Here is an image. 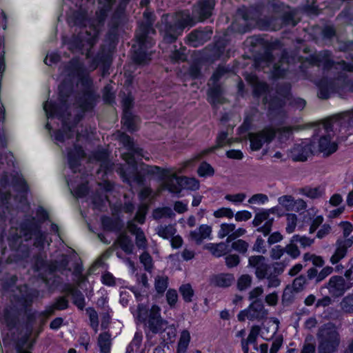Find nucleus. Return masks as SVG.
Returning a JSON list of instances; mask_svg holds the SVG:
<instances>
[{"label": "nucleus", "instance_id": "2", "mask_svg": "<svg viewBox=\"0 0 353 353\" xmlns=\"http://www.w3.org/2000/svg\"><path fill=\"white\" fill-rule=\"evenodd\" d=\"M69 75H76L83 88L81 95L77 103L83 112L92 110L95 105L98 96L93 90V81L86 72L83 63L78 59H71L65 67Z\"/></svg>", "mask_w": 353, "mask_h": 353}, {"label": "nucleus", "instance_id": "55", "mask_svg": "<svg viewBox=\"0 0 353 353\" xmlns=\"http://www.w3.org/2000/svg\"><path fill=\"white\" fill-rule=\"evenodd\" d=\"M313 336L308 335L305 339L300 353H316V345L312 342Z\"/></svg>", "mask_w": 353, "mask_h": 353}, {"label": "nucleus", "instance_id": "26", "mask_svg": "<svg viewBox=\"0 0 353 353\" xmlns=\"http://www.w3.org/2000/svg\"><path fill=\"white\" fill-rule=\"evenodd\" d=\"M97 307L101 310L100 314L102 316L101 327L102 329H107L111 320L110 313L112 312V309L108 305V300L106 297L101 296L97 299Z\"/></svg>", "mask_w": 353, "mask_h": 353}, {"label": "nucleus", "instance_id": "49", "mask_svg": "<svg viewBox=\"0 0 353 353\" xmlns=\"http://www.w3.org/2000/svg\"><path fill=\"white\" fill-rule=\"evenodd\" d=\"M303 259L304 261H310L312 262V265H314L313 268H322L324 264L325 261L322 256H317L314 254H311L310 252H307L303 254Z\"/></svg>", "mask_w": 353, "mask_h": 353}, {"label": "nucleus", "instance_id": "44", "mask_svg": "<svg viewBox=\"0 0 353 353\" xmlns=\"http://www.w3.org/2000/svg\"><path fill=\"white\" fill-rule=\"evenodd\" d=\"M175 214L170 207L158 208L154 209L152 216L155 220H160L163 218H173Z\"/></svg>", "mask_w": 353, "mask_h": 353}, {"label": "nucleus", "instance_id": "3", "mask_svg": "<svg viewBox=\"0 0 353 353\" xmlns=\"http://www.w3.org/2000/svg\"><path fill=\"white\" fill-rule=\"evenodd\" d=\"M352 123L353 115L350 113H344L325 121L322 125V135L319 141V150L327 156L335 152L338 145L331 139L342 130L346 132Z\"/></svg>", "mask_w": 353, "mask_h": 353}, {"label": "nucleus", "instance_id": "41", "mask_svg": "<svg viewBox=\"0 0 353 353\" xmlns=\"http://www.w3.org/2000/svg\"><path fill=\"white\" fill-rule=\"evenodd\" d=\"M180 185L182 189L190 190H197L199 188V181L195 178H190L187 176H179Z\"/></svg>", "mask_w": 353, "mask_h": 353}, {"label": "nucleus", "instance_id": "58", "mask_svg": "<svg viewBox=\"0 0 353 353\" xmlns=\"http://www.w3.org/2000/svg\"><path fill=\"white\" fill-rule=\"evenodd\" d=\"M94 159L99 161L101 162V167L105 169V171L109 170V164L108 161V154L105 150H99L94 153Z\"/></svg>", "mask_w": 353, "mask_h": 353}, {"label": "nucleus", "instance_id": "33", "mask_svg": "<svg viewBox=\"0 0 353 353\" xmlns=\"http://www.w3.org/2000/svg\"><path fill=\"white\" fill-rule=\"evenodd\" d=\"M19 228L21 236L24 237L26 241L31 239L39 229V227L30 219H26L21 222Z\"/></svg>", "mask_w": 353, "mask_h": 353}, {"label": "nucleus", "instance_id": "32", "mask_svg": "<svg viewBox=\"0 0 353 353\" xmlns=\"http://www.w3.org/2000/svg\"><path fill=\"white\" fill-rule=\"evenodd\" d=\"M119 141L123 144V145L128 150V151H133L136 152L138 156H141L143 157L146 160H149L148 157H146L143 154V149L135 147L133 139H132L127 134L122 132L119 136Z\"/></svg>", "mask_w": 353, "mask_h": 353}, {"label": "nucleus", "instance_id": "30", "mask_svg": "<svg viewBox=\"0 0 353 353\" xmlns=\"http://www.w3.org/2000/svg\"><path fill=\"white\" fill-rule=\"evenodd\" d=\"M125 20V8L120 5L114 12L109 22L110 32H115L117 28L122 25Z\"/></svg>", "mask_w": 353, "mask_h": 353}, {"label": "nucleus", "instance_id": "39", "mask_svg": "<svg viewBox=\"0 0 353 353\" xmlns=\"http://www.w3.org/2000/svg\"><path fill=\"white\" fill-rule=\"evenodd\" d=\"M191 340L190 333L188 330H183L180 334L177 343V353H185Z\"/></svg>", "mask_w": 353, "mask_h": 353}, {"label": "nucleus", "instance_id": "62", "mask_svg": "<svg viewBox=\"0 0 353 353\" xmlns=\"http://www.w3.org/2000/svg\"><path fill=\"white\" fill-rule=\"evenodd\" d=\"M252 282V278L249 274H243L237 280V288L243 291L250 287Z\"/></svg>", "mask_w": 353, "mask_h": 353}, {"label": "nucleus", "instance_id": "57", "mask_svg": "<svg viewBox=\"0 0 353 353\" xmlns=\"http://www.w3.org/2000/svg\"><path fill=\"white\" fill-rule=\"evenodd\" d=\"M269 90L268 85L265 82L258 81L257 80L254 82L253 85V94L255 97L267 93Z\"/></svg>", "mask_w": 353, "mask_h": 353}, {"label": "nucleus", "instance_id": "27", "mask_svg": "<svg viewBox=\"0 0 353 353\" xmlns=\"http://www.w3.org/2000/svg\"><path fill=\"white\" fill-rule=\"evenodd\" d=\"M234 281V276L230 273H220L214 274L210 278V283L212 285L222 288L231 286Z\"/></svg>", "mask_w": 353, "mask_h": 353}, {"label": "nucleus", "instance_id": "64", "mask_svg": "<svg viewBox=\"0 0 353 353\" xmlns=\"http://www.w3.org/2000/svg\"><path fill=\"white\" fill-rule=\"evenodd\" d=\"M284 248L285 253H287L292 259H295L301 254V252L298 246L295 244V242H292V239H290V243L284 247Z\"/></svg>", "mask_w": 353, "mask_h": 353}, {"label": "nucleus", "instance_id": "40", "mask_svg": "<svg viewBox=\"0 0 353 353\" xmlns=\"http://www.w3.org/2000/svg\"><path fill=\"white\" fill-rule=\"evenodd\" d=\"M137 117L132 112H126L123 113L121 123L129 132H134L137 130Z\"/></svg>", "mask_w": 353, "mask_h": 353}, {"label": "nucleus", "instance_id": "51", "mask_svg": "<svg viewBox=\"0 0 353 353\" xmlns=\"http://www.w3.org/2000/svg\"><path fill=\"white\" fill-rule=\"evenodd\" d=\"M249 243L243 239H235L231 243V248L243 255L247 253Z\"/></svg>", "mask_w": 353, "mask_h": 353}, {"label": "nucleus", "instance_id": "6", "mask_svg": "<svg viewBox=\"0 0 353 353\" xmlns=\"http://www.w3.org/2000/svg\"><path fill=\"white\" fill-rule=\"evenodd\" d=\"M161 309L153 305L150 310L143 304L137 307V318L153 334L162 333L165 330L167 322L161 316Z\"/></svg>", "mask_w": 353, "mask_h": 353}, {"label": "nucleus", "instance_id": "24", "mask_svg": "<svg viewBox=\"0 0 353 353\" xmlns=\"http://www.w3.org/2000/svg\"><path fill=\"white\" fill-rule=\"evenodd\" d=\"M172 21L179 28H181L182 32H183L186 27H192L195 24V22L188 10L180 11L175 13L172 17Z\"/></svg>", "mask_w": 353, "mask_h": 353}, {"label": "nucleus", "instance_id": "13", "mask_svg": "<svg viewBox=\"0 0 353 353\" xmlns=\"http://www.w3.org/2000/svg\"><path fill=\"white\" fill-rule=\"evenodd\" d=\"M212 33L213 30L210 26L196 28L188 35L187 43L194 48L202 46L211 39Z\"/></svg>", "mask_w": 353, "mask_h": 353}, {"label": "nucleus", "instance_id": "31", "mask_svg": "<svg viewBox=\"0 0 353 353\" xmlns=\"http://www.w3.org/2000/svg\"><path fill=\"white\" fill-rule=\"evenodd\" d=\"M319 92L318 97L321 99H327L332 92L336 91L334 80L321 79L318 83Z\"/></svg>", "mask_w": 353, "mask_h": 353}, {"label": "nucleus", "instance_id": "36", "mask_svg": "<svg viewBox=\"0 0 353 353\" xmlns=\"http://www.w3.org/2000/svg\"><path fill=\"white\" fill-rule=\"evenodd\" d=\"M228 243H208L205 248L208 250L214 256L220 257L229 252Z\"/></svg>", "mask_w": 353, "mask_h": 353}, {"label": "nucleus", "instance_id": "60", "mask_svg": "<svg viewBox=\"0 0 353 353\" xmlns=\"http://www.w3.org/2000/svg\"><path fill=\"white\" fill-rule=\"evenodd\" d=\"M307 279L303 274L299 276L293 281L292 288L296 292L302 291L307 283Z\"/></svg>", "mask_w": 353, "mask_h": 353}, {"label": "nucleus", "instance_id": "8", "mask_svg": "<svg viewBox=\"0 0 353 353\" xmlns=\"http://www.w3.org/2000/svg\"><path fill=\"white\" fill-rule=\"evenodd\" d=\"M137 154L133 151L122 154V159L127 165L119 164L117 172L121 176L124 182L131 185L132 183L142 185L144 183V177L138 172L137 163L134 155Z\"/></svg>", "mask_w": 353, "mask_h": 353}, {"label": "nucleus", "instance_id": "11", "mask_svg": "<svg viewBox=\"0 0 353 353\" xmlns=\"http://www.w3.org/2000/svg\"><path fill=\"white\" fill-rule=\"evenodd\" d=\"M276 134V129L271 125L265 126L259 132L249 133L250 149L253 151L259 150L265 143H271L275 138Z\"/></svg>", "mask_w": 353, "mask_h": 353}, {"label": "nucleus", "instance_id": "21", "mask_svg": "<svg viewBox=\"0 0 353 353\" xmlns=\"http://www.w3.org/2000/svg\"><path fill=\"white\" fill-rule=\"evenodd\" d=\"M182 33L181 29L179 28L172 21L166 22L162 30L163 41L166 43H174Z\"/></svg>", "mask_w": 353, "mask_h": 353}, {"label": "nucleus", "instance_id": "4", "mask_svg": "<svg viewBox=\"0 0 353 353\" xmlns=\"http://www.w3.org/2000/svg\"><path fill=\"white\" fill-rule=\"evenodd\" d=\"M145 22L140 23L136 33L138 47L134 50L132 55L133 61L138 64H146L150 61V54L147 52L154 44L152 35L156 34L153 28V14L150 12H144Z\"/></svg>", "mask_w": 353, "mask_h": 353}, {"label": "nucleus", "instance_id": "17", "mask_svg": "<svg viewBox=\"0 0 353 353\" xmlns=\"http://www.w3.org/2000/svg\"><path fill=\"white\" fill-rule=\"evenodd\" d=\"M62 292L70 295L72 303L80 310H83L85 306V299L83 294L77 289L76 285L71 283H65Z\"/></svg>", "mask_w": 353, "mask_h": 353}, {"label": "nucleus", "instance_id": "18", "mask_svg": "<svg viewBox=\"0 0 353 353\" xmlns=\"http://www.w3.org/2000/svg\"><path fill=\"white\" fill-rule=\"evenodd\" d=\"M250 321H261L266 319L268 310L265 308L261 299L254 300L248 307Z\"/></svg>", "mask_w": 353, "mask_h": 353}, {"label": "nucleus", "instance_id": "63", "mask_svg": "<svg viewBox=\"0 0 353 353\" xmlns=\"http://www.w3.org/2000/svg\"><path fill=\"white\" fill-rule=\"evenodd\" d=\"M115 94L111 84L106 85L103 90V99L107 103L114 102Z\"/></svg>", "mask_w": 353, "mask_h": 353}, {"label": "nucleus", "instance_id": "46", "mask_svg": "<svg viewBox=\"0 0 353 353\" xmlns=\"http://www.w3.org/2000/svg\"><path fill=\"white\" fill-rule=\"evenodd\" d=\"M179 291L185 303H190L193 301L194 291L190 283L181 285L179 287Z\"/></svg>", "mask_w": 353, "mask_h": 353}, {"label": "nucleus", "instance_id": "59", "mask_svg": "<svg viewBox=\"0 0 353 353\" xmlns=\"http://www.w3.org/2000/svg\"><path fill=\"white\" fill-rule=\"evenodd\" d=\"M139 259L145 270L150 272L153 269V260L150 254L148 252H144L140 255Z\"/></svg>", "mask_w": 353, "mask_h": 353}, {"label": "nucleus", "instance_id": "50", "mask_svg": "<svg viewBox=\"0 0 353 353\" xmlns=\"http://www.w3.org/2000/svg\"><path fill=\"white\" fill-rule=\"evenodd\" d=\"M340 307L345 313H353V293L348 294L343 298L340 303Z\"/></svg>", "mask_w": 353, "mask_h": 353}, {"label": "nucleus", "instance_id": "38", "mask_svg": "<svg viewBox=\"0 0 353 353\" xmlns=\"http://www.w3.org/2000/svg\"><path fill=\"white\" fill-rule=\"evenodd\" d=\"M117 243L127 254H131L133 252L134 244L132 241L130 237L125 234H121L117 240Z\"/></svg>", "mask_w": 353, "mask_h": 353}, {"label": "nucleus", "instance_id": "14", "mask_svg": "<svg viewBox=\"0 0 353 353\" xmlns=\"http://www.w3.org/2000/svg\"><path fill=\"white\" fill-rule=\"evenodd\" d=\"M307 61L312 65L323 66L324 71L329 70L335 65V62L332 59V53L329 50H322L310 55Z\"/></svg>", "mask_w": 353, "mask_h": 353}, {"label": "nucleus", "instance_id": "48", "mask_svg": "<svg viewBox=\"0 0 353 353\" xmlns=\"http://www.w3.org/2000/svg\"><path fill=\"white\" fill-rule=\"evenodd\" d=\"M168 286V278L166 276H157L154 281V288L157 292L163 294Z\"/></svg>", "mask_w": 353, "mask_h": 353}, {"label": "nucleus", "instance_id": "15", "mask_svg": "<svg viewBox=\"0 0 353 353\" xmlns=\"http://www.w3.org/2000/svg\"><path fill=\"white\" fill-rule=\"evenodd\" d=\"M248 266L255 270V276L259 280L264 279L270 269V266L266 262L265 257L262 255L250 256Z\"/></svg>", "mask_w": 353, "mask_h": 353}, {"label": "nucleus", "instance_id": "61", "mask_svg": "<svg viewBox=\"0 0 353 353\" xmlns=\"http://www.w3.org/2000/svg\"><path fill=\"white\" fill-rule=\"evenodd\" d=\"M292 242L299 243L301 247L305 248L311 246L314 243V239L305 236L295 234L292 237Z\"/></svg>", "mask_w": 353, "mask_h": 353}, {"label": "nucleus", "instance_id": "54", "mask_svg": "<svg viewBox=\"0 0 353 353\" xmlns=\"http://www.w3.org/2000/svg\"><path fill=\"white\" fill-rule=\"evenodd\" d=\"M230 72L228 67L224 65H219L210 78V81L213 84L218 83L219 80L223 77L226 74Z\"/></svg>", "mask_w": 353, "mask_h": 353}, {"label": "nucleus", "instance_id": "35", "mask_svg": "<svg viewBox=\"0 0 353 353\" xmlns=\"http://www.w3.org/2000/svg\"><path fill=\"white\" fill-rule=\"evenodd\" d=\"M222 88L219 84H213V86L208 90V101L209 103L213 106L222 103Z\"/></svg>", "mask_w": 353, "mask_h": 353}, {"label": "nucleus", "instance_id": "43", "mask_svg": "<svg viewBox=\"0 0 353 353\" xmlns=\"http://www.w3.org/2000/svg\"><path fill=\"white\" fill-rule=\"evenodd\" d=\"M12 185L16 188V190L20 193L27 194L28 192V185L23 178L19 174H15L12 176Z\"/></svg>", "mask_w": 353, "mask_h": 353}, {"label": "nucleus", "instance_id": "9", "mask_svg": "<svg viewBox=\"0 0 353 353\" xmlns=\"http://www.w3.org/2000/svg\"><path fill=\"white\" fill-rule=\"evenodd\" d=\"M339 225L343 229V236L338 238L335 243V251L330 258V262L333 265L345 258L348 248L353 245V236H350L353 231V225L348 221H342Z\"/></svg>", "mask_w": 353, "mask_h": 353}, {"label": "nucleus", "instance_id": "5", "mask_svg": "<svg viewBox=\"0 0 353 353\" xmlns=\"http://www.w3.org/2000/svg\"><path fill=\"white\" fill-rule=\"evenodd\" d=\"M319 353H335L341 343L340 334L332 323L322 325L316 332Z\"/></svg>", "mask_w": 353, "mask_h": 353}, {"label": "nucleus", "instance_id": "7", "mask_svg": "<svg viewBox=\"0 0 353 353\" xmlns=\"http://www.w3.org/2000/svg\"><path fill=\"white\" fill-rule=\"evenodd\" d=\"M274 212V208L262 210L256 213L252 222L253 226L257 228V232H261L264 236L269 235L268 239L269 245L279 243L283 239V235L279 232H274L270 234L274 223V218H270V214Z\"/></svg>", "mask_w": 353, "mask_h": 353}, {"label": "nucleus", "instance_id": "53", "mask_svg": "<svg viewBox=\"0 0 353 353\" xmlns=\"http://www.w3.org/2000/svg\"><path fill=\"white\" fill-rule=\"evenodd\" d=\"M279 203L281 205L288 211L295 209V200L291 195H283L278 199Z\"/></svg>", "mask_w": 353, "mask_h": 353}, {"label": "nucleus", "instance_id": "1", "mask_svg": "<svg viewBox=\"0 0 353 353\" xmlns=\"http://www.w3.org/2000/svg\"><path fill=\"white\" fill-rule=\"evenodd\" d=\"M65 90V85L61 83L59 86V104L52 101H46L43 105V109L48 117H57L62 121V130H59L54 132V139L60 142H64L66 139H71L73 137L74 132V125H70L69 123L71 114L68 112L67 105L68 93Z\"/></svg>", "mask_w": 353, "mask_h": 353}, {"label": "nucleus", "instance_id": "19", "mask_svg": "<svg viewBox=\"0 0 353 353\" xmlns=\"http://www.w3.org/2000/svg\"><path fill=\"white\" fill-rule=\"evenodd\" d=\"M295 61V57L290 54L287 50H283L281 52L279 63H274L273 66V74L276 77H283L285 71L288 70L283 65L286 63L289 65Z\"/></svg>", "mask_w": 353, "mask_h": 353}, {"label": "nucleus", "instance_id": "28", "mask_svg": "<svg viewBox=\"0 0 353 353\" xmlns=\"http://www.w3.org/2000/svg\"><path fill=\"white\" fill-rule=\"evenodd\" d=\"M291 152L292 159L294 161H305L312 152L311 147L310 145L303 143L295 144Z\"/></svg>", "mask_w": 353, "mask_h": 353}, {"label": "nucleus", "instance_id": "42", "mask_svg": "<svg viewBox=\"0 0 353 353\" xmlns=\"http://www.w3.org/2000/svg\"><path fill=\"white\" fill-rule=\"evenodd\" d=\"M104 5L97 12V19L99 23H102L105 21L108 16V12L112 8L113 3L115 0H103ZM99 3H101L102 0H99Z\"/></svg>", "mask_w": 353, "mask_h": 353}, {"label": "nucleus", "instance_id": "34", "mask_svg": "<svg viewBox=\"0 0 353 353\" xmlns=\"http://www.w3.org/2000/svg\"><path fill=\"white\" fill-rule=\"evenodd\" d=\"M101 224L103 230L110 232H119L123 228V223L119 219L109 216H102Z\"/></svg>", "mask_w": 353, "mask_h": 353}, {"label": "nucleus", "instance_id": "37", "mask_svg": "<svg viewBox=\"0 0 353 353\" xmlns=\"http://www.w3.org/2000/svg\"><path fill=\"white\" fill-rule=\"evenodd\" d=\"M97 345L101 353H109L112 345L110 334L108 332H104L99 334L97 340Z\"/></svg>", "mask_w": 353, "mask_h": 353}, {"label": "nucleus", "instance_id": "47", "mask_svg": "<svg viewBox=\"0 0 353 353\" xmlns=\"http://www.w3.org/2000/svg\"><path fill=\"white\" fill-rule=\"evenodd\" d=\"M156 231L161 237L169 239L174 236L176 232V229L172 225H159L157 228Z\"/></svg>", "mask_w": 353, "mask_h": 353}, {"label": "nucleus", "instance_id": "10", "mask_svg": "<svg viewBox=\"0 0 353 353\" xmlns=\"http://www.w3.org/2000/svg\"><path fill=\"white\" fill-rule=\"evenodd\" d=\"M97 35L98 32L94 28H90V30L83 28L77 35H72L68 41L64 39L63 42L72 52H77L85 46L91 48L97 42Z\"/></svg>", "mask_w": 353, "mask_h": 353}, {"label": "nucleus", "instance_id": "52", "mask_svg": "<svg viewBox=\"0 0 353 353\" xmlns=\"http://www.w3.org/2000/svg\"><path fill=\"white\" fill-rule=\"evenodd\" d=\"M83 267L80 264H77L74 268L72 275L74 276V281L76 285L77 286H80L87 280L86 276L83 274Z\"/></svg>", "mask_w": 353, "mask_h": 353}, {"label": "nucleus", "instance_id": "16", "mask_svg": "<svg viewBox=\"0 0 353 353\" xmlns=\"http://www.w3.org/2000/svg\"><path fill=\"white\" fill-rule=\"evenodd\" d=\"M325 287L333 297H339L343 295L348 289L345 279L341 276H332Z\"/></svg>", "mask_w": 353, "mask_h": 353}, {"label": "nucleus", "instance_id": "23", "mask_svg": "<svg viewBox=\"0 0 353 353\" xmlns=\"http://www.w3.org/2000/svg\"><path fill=\"white\" fill-rule=\"evenodd\" d=\"M85 156V153L82 147L74 145V148L70 150L68 153V164L71 170L76 172L77 169L80 165V161Z\"/></svg>", "mask_w": 353, "mask_h": 353}, {"label": "nucleus", "instance_id": "25", "mask_svg": "<svg viewBox=\"0 0 353 353\" xmlns=\"http://www.w3.org/2000/svg\"><path fill=\"white\" fill-rule=\"evenodd\" d=\"M212 228L210 225L203 224L192 230L189 234V239L196 244L200 245L203 240L210 239Z\"/></svg>", "mask_w": 353, "mask_h": 353}, {"label": "nucleus", "instance_id": "20", "mask_svg": "<svg viewBox=\"0 0 353 353\" xmlns=\"http://www.w3.org/2000/svg\"><path fill=\"white\" fill-rule=\"evenodd\" d=\"M112 62V57L109 52L101 48L97 54L92 60L90 68L92 70H95L99 65L103 67V72L108 70Z\"/></svg>", "mask_w": 353, "mask_h": 353}, {"label": "nucleus", "instance_id": "22", "mask_svg": "<svg viewBox=\"0 0 353 353\" xmlns=\"http://www.w3.org/2000/svg\"><path fill=\"white\" fill-rule=\"evenodd\" d=\"M215 4V0H199L196 12L199 21H203L212 16Z\"/></svg>", "mask_w": 353, "mask_h": 353}, {"label": "nucleus", "instance_id": "45", "mask_svg": "<svg viewBox=\"0 0 353 353\" xmlns=\"http://www.w3.org/2000/svg\"><path fill=\"white\" fill-rule=\"evenodd\" d=\"M179 176L175 174L170 176L165 183L166 188L169 192L174 194L180 193L181 191V187L180 185Z\"/></svg>", "mask_w": 353, "mask_h": 353}, {"label": "nucleus", "instance_id": "56", "mask_svg": "<svg viewBox=\"0 0 353 353\" xmlns=\"http://www.w3.org/2000/svg\"><path fill=\"white\" fill-rule=\"evenodd\" d=\"M197 172L199 176H212L214 174V170L210 164L203 161L199 166Z\"/></svg>", "mask_w": 353, "mask_h": 353}, {"label": "nucleus", "instance_id": "29", "mask_svg": "<svg viewBox=\"0 0 353 353\" xmlns=\"http://www.w3.org/2000/svg\"><path fill=\"white\" fill-rule=\"evenodd\" d=\"M334 271V268L331 266L324 267L319 272L315 268H310L307 271V277L308 280H314L316 283H321L327 276L330 275Z\"/></svg>", "mask_w": 353, "mask_h": 353}, {"label": "nucleus", "instance_id": "12", "mask_svg": "<svg viewBox=\"0 0 353 353\" xmlns=\"http://www.w3.org/2000/svg\"><path fill=\"white\" fill-rule=\"evenodd\" d=\"M69 259L65 254H62L60 260H54L46 262L41 257H37L35 261L34 267L37 271L46 268L49 273L53 274L55 272H59L64 274V271H71L68 268Z\"/></svg>", "mask_w": 353, "mask_h": 353}]
</instances>
